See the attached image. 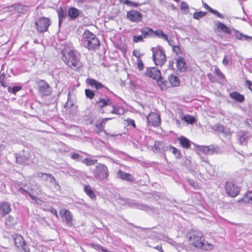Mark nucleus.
Segmentation results:
<instances>
[{
    "mask_svg": "<svg viewBox=\"0 0 252 252\" xmlns=\"http://www.w3.org/2000/svg\"><path fill=\"white\" fill-rule=\"evenodd\" d=\"M22 89V86H15L13 88H11L10 87H8V91L9 92H11L13 94H15L17 92L21 91Z\"/></svg>",
    "mask_w": 252,
    "mask_h": 252,
    "instance_id": "nucleus-44",
    "label": "nucleus"
},
{
    "mask_svg": "<svg viewBox=\"0 0 252 252\" xmlns=\"http://www.w3.org/2000/svg\"><path fill=\"white\" fill-rule=\"evenodd\" d=\"M117 177L118 178L122 180H125L127 182H133L135 180L133 176L131 174L124 172L121 170L118 171Z\"/></svg>",
    "mask_w": 252,
    "mask_h": 252,
    "instance_id": "nucleus-21",
    "label": "nucleus"
},
{
    "mask_svg": "<svg viewBox=\"0 0 252 252\" xmlns=\"http://www.w3.org/2000/svg\"><path fill=\"white\" fill-rule=\"evenodd\" d=\"M187 238L189 244L196 248L204 251H211L214 248L212 244L205 242L203 234L200 230H190L187 234Z\"/></svg>",
    "mask_w": 252,
    "mask_h": 252,
    "instance_id": "nucleus-1",
    "label": "nucleus"
},
{
    "mask_svg": "<svg viewBox=\"0 0 252 252\" xmlns=\"http://www.w3.org/2000/svg\"><path fill=\"white\" fill-rule=\"evenodd\" d=\"M84 191L92 200H95L96 199V196L90 185L84 186Z\"/></svg>",
    "mask_w": 252,
    "mask_h": 252,
    "instance_id": "nucleus-24",
    "label": "nucleus"
},
{
    "mask_svg": "<svg viewBox=\"0 0 252 252\" xmlns=\"http://www.w3.org/2000/svg\"><path fill=\"white\" fill-rule=\"evenodd\" d=\"M207 76L209 78V80L212 83H215V82H217L216 77L215 76H214L213 75H212V74L209 73V74H208Z\"/></svg>",
    "mask_w": 252,
    "mask_h": 252,
    "instance_id": "nucleus-50",
    "label": "nucleus"
},
{
    "mask_svg": "<svg viewBox=\"0 0 252 252\" xmlns=\"http://www.w3.org/2000/svg\"><path fill=\"white\" fill-rule=\"evenodd\" d=\"M59 214L64 221L68 226H72L73 216L70 211L66 209H61L59 211Z\"/></svg>",
    "mask_w": 252,
    "mask_h": 252,
    "instance_id": "nucleus-10",
    "label": "nucleus"
},
{
    "mask_svg": "<svg viewBox=\"0 0 252 252\" xmlns=\"http://www.w3.org/2000/svg\"><path fill=\"white\" fill-rule=\"evenodd\" d=\"M212 13H213V14H215L218 17H220V18H223L222 15L221 14H220L219 12H218L217 11L213 9V12H212Z\"/></svg>",
    "mask_w": 252,
    "mask_h": 252,
    "instance_id": "nucleus-60",
    "label": "nucleus"
},
{
    "mask_svg": "<svg viewBox=\"0 0 252 252\" xmlns=\"http://www.w3.org/2000/svg\"><path fill=\"white\" fill-rule=\"evenodd\" d=\"M50 212L51 213H52L55 216V217L57 218H58L59 216H58V213H57V210L53 208H51L50 209Z\"/></svg>",
    "mask_w": 252,
    "mask_h": 252,
    "instance_id": "nucleus-58",
    "label": "nucleus"
},
{
    "mask_svg": "<svg viewBox=\"0 0 252 252\" xmlns=\"http://www.w3.org/2000/svg\"><path fill=\"white\" fill-rule=\"evenodd\" d=\"M61 54L63 61L70 69L79 71L82 68L83 63L75 50L65 48L62 50Z\"/></svg>",
    "mask_w": 252,
    "mask_h": 252,
    "instance_id": "nucleus-2",
    "label": "nucleus"
},
{
    "mask_svg": "<svg viewBox=\"0 0 252 252\" xmlns=\"http://www.w3.org/2000/svg\"><path fill=\"white\" fill-rule=\"evenodd\" d=\"M206 13V12L203 11L195 12L193 13V18L195 19H199L204 17Z\"/></svg>",
    "mask_w": 252,
    "mask_h": 252,
    "instance_id": "nucleus-45",
    "label": "nucleus"
},
{
    "mask_svg": "<svg viewBox=\"0 0 252 252\" xmlns=\"http://www.w3.org/2000/svg\"><path fill=\"white\" fill-rule=\"evenodd\" d=\"M110 106H112V110L110 112V113L114 114H117L118 112V108L116 107L112 103V105H110Z\"/></svg>",
    "mask_w": 252,
    "mask_h": 252,
    "instance_id": "nucleus-54",
    "label": "nucleus"
},
{
    "mask_svg": "<svg viewBox=\"0 0 252 252\" xmlns=\"http://www.w3.org/2000/svg\"><path fill=\"white\" fill-rule=\"evenodd\" d=\"M64 18L63 12V10L62 9V11L59 13V21L61 22V20Z\"/></svg>",
    "mask_w": 252,
    "mask_h": 252,
    "instance_id": "nucleus-61",
    "label": "nucleus"
},
{
    "mask_svg": "<svg viewBox=\"0 0 252 252\" xmlns=\"http://www.w3.org/2000/svg\"><path fill=\"white\" fill-rule=\"evenodd\" d=\"M35 25L39 32H44L48 31L49 27L51 25V20L49 18L41 17L38 19Z\"/></svg>",
    "mask_w": 252,
    "mask_h": 252,
    "instance_id": "nucleus-8",
    "label": "nucleus"
},
{
    "mask_svg": "<svg viewBox=\"0 0 252 252\" xmlns=\"http://www.w3.org/2000/svg\"><path fill=\"white\" fill-rule=\"evenodd\" d=\"M154 248L158 250L159 252H164L161 245H158L155 247Z\"/></svg>",
    "mask_w": 252,
    "mask_h": 252,
    "instance_id": "nucleus-63",
    "label": "nucleus"
},
{
    "mask_svg": "<svg viewBox=\"0 0 252 252\" xmlns=\"http://www.w3.org/2000/svg\"><path fill=\"white\" fill-rule=\"evenodd\" d=\"M41 175L42 176V175H45L47 178H49V179H50V181L51 182L52 181H55V178H54V176H53L52 175L50 174H48V173H39V176H41Z\"/></svg>",
    "mask_w": 252,
    "mask_h": 252,
    "instance_id": "nucleus-47",
    "label": "nucleus"
},
{
    "mask_svg": "<svg viewBox=\"0 0 252 252\" xmlns=\"http://www.w3.org/2000/svg\"><path fill=\"white\" fill-rule=\"evenodd\" d=\"M94 246H95V249L100 250L103 252H107V250L99 244H95Z\"/></svg>",
    "mask_w": 252,
    "mask_h": 252,
    "instance_id": "nucleus-52",
    "label": "nucleus"
},
{
    "mask_svg": "<svg viewBox=\"0 0 252 252\" xmlns=\"http://www.w3.org/2000/svg\"><path fill=\"white\" fill-rule=\"evenodd\" d=\"M172 51L174 52L177 56L181 57L183 54L182 51L179 46L174 45L172 46Z\"/></svg>",
    "mask_w": 252,
    "mask_h": 252,
    "instance_id": "nucleus-38",
    "label": "nucleus"
},
{
    "mask_svg": "<svg viewBox=\"0 0 252 252\" xmlns=\"http://www.w3.org/2000/svg\"><path fill=\"white\" fill-rule=\"evenodd\" d=\"M153 60L156 66H162L166 61V57L163 49L160 46L153 47Z\"/></svg>",
    "mask_w": 252,
    "mask_h": 252,
    "instance_id": "nucleus-4",
    "label": "nucleus"
},
{
    "mask_svg": "<svg viewBox=\"0 0 252 252\" xmlns=\"http://www.w3.org/2000/svg\"><path fill=\"white\" fill-rule=\"evenodd\" d=\"M111 119V118H105L97 120L94 124V131L96 133H99L103 131L107 122Z\"/></svg>",
    "mask_w": 252,
    "mask_h": 252,
    "instance_id": "nucleus-13",
    "label": "nucleus"
},
{
    "mask_svg": "<svg viewBox=\"0 0 252 252\" xmlns=\"http://www.w3.org/2000/svg\"><path fill=\"white\" fill-rule=\"evenodd\" d=\"M162 142L159 141H155L153 149L155 152H160Z\"/></svg>",
    "mask_w": 252,
    "mask_h": 252,
    "instance_id": "nucleus-42",
    "label": "nucleus"
},
{
    "mask_svg": "<svg viewBox=\"0 0 252 252\" xmlns=\"http://www.w3.org/2000/svg\"><path fill=\"white\" fill-rule=\"evenodd\" d=\"M141 32L144 38L148 37H153V29L148 27H145L141 29Z\"/></svg>",
    "mask_w": 252,
    "mask_h": 252,
    "instance_id": "nucleus-29",
    "label": "nucleus"
},
{
    "mask_svg": "<svg viewBox=\"0 0 252 252\" xmlns=\"http://www.w3.org/2000/svg\"><path fill=\"white\" fill-rule=\"evenodd\" d=\"M181 120L184 121L188 124L192 125L196 122L195 118L194 116L187 114L181 118Z\"/></svg>",
    "mask_w": 252,
    "mask_h": 252,
    "instance_id": "nucleus-32",
    "label": "nucleus"
},
{
    "mask_svg": "<svg viewBox=\"0 0 252 252\" xmlns=\"http://www.w3.org/2000/svg\"><path fill=\"white\" fill-rule=\"evenodd\" d=\"M141 54H142V53H140L137 50H134L132 52V55L135 57L138 56H140Z\"/></svg>",
    "mask_w": 252,
    "mask_h": 252,
    "instance_id": "nucleus-59",
    "label": "nucleus"
},
{
    "mask_svg": "<svg viewBox=\"0 0 252 252\" xmlns=\"http://www.w3.org/2000/svg\"><path fill=\"white\" fill-rule=\"evenodd\" d=\"M147 76L158 80L161 78L160 72L156 67L148 68L145 72Z\"/></svg>",
    "mask_w": 252,
    "mask_h": 252,
    "instance_id": "nucleus-15",
    "label": "nucleus"
},
{
    "mask_svg": "<svg viewBox=\"0 0 252 252\" xmlns=\"http://www.w3.org/2000/svg\"><path fill=\"white\" fill-rule=\"evenodd\" d=\"M30 158V153L23 151L16 156V162L19 164H27Z\"/></svg>",
    "mask_w": 252,
    "mask_h": 252,
    "instance_id": "nucleus-17",
    "label": "nucleus"
},
{
    "mask_svg": "<svg viewBox=\"0 0 252 252\" xmlns=\"http://www.w3.org/2000/svg\"><path fill=\"white\" fill-rule=\"evenodd\" d=\"M189 5L187 3V2L185 1H182L181 3V10H186L189 9Z\"/></svg>",
    "mask_w": 252,
    "mask_h": 252,
    "instance_id": "nucleus-53",
    "label": "nucleus"
},
{
    "mask_svg": "<svg viewBox=\"0 0 252 252\" xmlns=\"http://www.w3.org/2000/svg\"><path fill=\"white\" fill-rule=\"evenodd\" d=\"M80 157L79 154L76 153H72L70 154V158L71 159L75 160L78 159Z\"/></svg>",
    "mask_w": 252,
    "mask_h": 252,
    "instance_id": "nucleus-51",
    "label": "nucleus"
},
{
    "mask_svg": "<svg viewBox=\"0 0 252 252\" xmlns=\"http://www.w3.org/2000/svg\"><path fill=\"white\" fill-rule=\"evenodd\" d=\"M168 80L173 87H177L180 84V79L176 75H170L168 77Z\"/></svg>",
    "mask_w": 252,
    "mask_h": 252,
    "instance_id": "nucleus-31",
    "label": "nucleus"
},
{
    "mask_svg": "<svg viewBox=\"0 0 252 252\" xmlns=\"http://www.w3.org/2000/svg\"><path fill=\"white\" fill-rule=\"evenodd\" d=\"M229 61L227 58L225 56L222 60V63L225 65L226 66L228 63Z\"/></svg>",
    "mask_w": 252,
    "mask_h": 252,
    "instance_id": "nucleus-62",
    "label": "nucleus"
},
{
    "mask_svg": "<svg viewBox=\"0 0 252 252\" xmlns=\"http://www.w3.org/2000/svg\"><path fill=\"white\" fill-rule=\"evenodd\" d=\"M5 75L4 73H2L0 75V83L1 85L4 88H6L8 86V83L5 80Z\"/></svg>",
    "mask_w": 252,
    "mask_h": 252,
    "instance_id": "nucleus-41",
    "label": "nucleus"
},
{
    "mask_svg": "<svg viewBox=\"0 0 252 252\" xmlns=\"http://www.w3.org/2000/svg\"><path fill=\"white\" fill-rule=\"evenodd\" d=\"M97 162L96 159H92L88 158L84 159L82 162L84 163L87 166H90L94 165Z\"/></svg>",
    "mask_w": 252,
    "mask_h": 252,
    "instance_id": "nucleus-36",
    "label": "nucleus"
},
{
    "mask_svg": "<svg viewBox=\"0 0 252 252\" xmlns=\"http://www.w3.org/2000/svg\"><path fill=\"white\" fill-rule=\"evenodd\" d=\"M86 83L92 88H94L96 90L104 88L108 90V88L103 85L101 82L93 78H88L86 80Z\"/></svg>",
    "mask_w": 252,
    "mask_h": 252,
    "instance_id": "nucleus-19",
    "label": "nucleus"
},
{
    "mask_svg": "<svg viewBox=\"0 0 252 252\" xmlns=\"http://www.w3.org/2000/svg\"><path fill=\"white\" fill-rule=\"evenodd\" d=\"M85 118H87V119H85L86 121H89V122L87 123V124H92L93 123V117L92 116H89V115H85Z\"/></svg>",
    "mask_w": 252,
    "mask_h": 252,
    "instance_id": "nucleus-55",
    "label": "nucleus"
},
{
    "mask_svg": "<svg viewBox=\"0 0 252 252\" xmlns=\"http://www.w3.org/2000/svg\"><path fill=\"white\" fill-rule=\"evenodd\" d=\"M12 211L11 204L8 202L0 203V216L4 217Z\"/></svg>",
    "mask_w": 252,
    "mask_h": 252,
    "instance_id": "nucleus-16",
    "label": "nucleus"
},
{
    "mask_svg": "<svg viewBox=\"0 0 252 252\" xmlns=\"http://www.w3.org/2000/svg\"><path fill=\"white\" fill-rule=\"evenodd\" d=\"M28 194L32 200L37 202L38 198L36 196L41 194V190L36 185L31 186Z\"/></svg>",
    "mask_w": 252,
    "mask_h": 252,
    "instance_id": "nucleus-14",
    "label": "nucleus"
},
{
    "mask_svg": "<svg viewBox=\"0 0 252 252\" xmlns=\"http://www.w3.org/2000/svg\"><path fill=\"white\" fill-rule=\"evenodd\" d=\"M216 26L218 28V29L220 30V31L222 32H223L226 34H231V29L224 24L221 23L220 22H218L216 24Z\"/></svg>",
    "mask_w": 252,
    "mask_h": 252,
    "instance_id": "nucleus-27",
    "label": "nucleus"
},
{
    "mask_svg": "<svg viewBox=\"0 0 252 252\" xmlns=\"http://www.w3.org/2000/svg\"><path fill=\"white\" fill-rule=\"evenodd\" d=\"M6 225L11 226L15 224L14 217L9 215L5 218V221Z\"/></svg>",
    "mask_w": 252,
    "mask_h": 252,
    "instance_id": "nucleus-40",
    "label": "nucleus"
},
{
    "mask_svg": "<svg viewBox=\"0 0 252 252\" xmlns=\"http://www.w3.org/2000/svg\"><path fill=\"white\" fill-rule=\"evenodd\" d=\"M176 66L180 72H186L187 68L186 63L182 57H178L176 61Z\"/></svg>",
    "mask_w": 252,
    "mask_h": 252,
    "instance_id": "nucleus-20",
    "label": "nucleus"
},
{
    "mask_svg": "<svg viewBox=\"0 0 252 252\" xmlns=\"http://www.w3.org/2000/svg\"><path fill=\"white\" fill-rule=\"evenodd\" d=\"M120 1L121 2L127 5L131 4V2L129 0H120Z\"/></svg>",
    "mask_w": 252,
    "mask_h": 252,
    "instance_id": "nucleus-64",
    "label": "nucleus"
},
{
    "mask_svg": "<svg viewBox=\"0 0 252 252\" xmlns=\"http://www.w3.org/2000/svg\"><path fill=\"white\" fill-rule=\"evenodd\" d=\"M96 105H97L98 109L102 110L103 108L107 106L112 105V101L111 99L106 96L104 98H99V99L95 102Z\"/></svg>",
    "mask_w": 252,
    "mask_h": 252,
    "instance_id": "nucleus-18",
    "label": "nucleus"
},
{
    "mask_svg": "<svg viewBox=\"0 0 252 252\" xmlns=\"http://www.w3.org/2000/svg\"><path fill=\"white\" fill-rule=\"evenodd\" d=\"M214 73L220 80H225L226 78L224 75L221 72L218 67L215 68Z\"/></svg>",
    "mask_w": 252,
    "mask_h": 252,
    "instance_id": "nucleus-39",
    "label": "nucleus"
},
{
    "mask_svg": "<svg viewBox=\"0 0 252 252\" xmlns=\"http://www.w3.org/2000/svg\"><path fill=\"white\" fill-rule=\"evenodd\" d=\"M198 150L205 155L213 154V150L210 148L209 146H200Z\"/></svg>",
    "mask_w": 252,
    "mask_h": 252,
    "instance_id": "nucleus-33",
    "label": "nucleus"
},
{
    "mask_svg": "<svg viewBox=\"0 0 252 252\" xmlns=\"http://www.w3.org/2000/svg\"><path fill=\"white\" fill-rule=\"evenodd\" d=\"M169 149L170 150H172V153L178 158H181V152L178 149H177L176 148H175V147H173L171 145H170L169 147Z\"/></svg>",
    "mask_w": 252,
    "mask_h": 252,
    "instance_id": "nucleus-35",
    "label": "nucleus"
},
{
    "mask_svg": "<svg viewBox=\"0 0 252 252\" xmlns=\"http://www.w3.org/2000/svg\"><path fill=\"white\" fill-rule=\"evenodd\" d=\"M233 31L236 39L240 40H247L249 41L252 40V36L244 34L239 31L235 29H233Z\"/></svg>",
    "mask_w": 252,
    "mask_h": 252,
    "instance_id": "nucleus-23",
    "label": "nucleus"
},
{
    "mask_svg": "<svg viewBox=\"0 0 252 252\" xmlns=\"http://www.w3.org/2000/svg\"><path fill=\"white\" fill-rule=\"evenodd\" d=\"M189 184L192 188H193L195 189H199V186L198 185L197 183L194 182L193 180H189Z\"/></svg>",
    "mask_w": 252,
    "mask_h": 252,
    "instance_id": "nucleus-49",
    "label": "nucleus"
},
{
    "mask_svg": "<svg viewBox=\"0 0 252 252\" xmlns=\"http://www.w3.org/2000/svg\"><path fill=\"white\" fill-rule=\"evenodd\" d=\"M153 37H157L158 38H162L166 41H168V35L166 34H164L162 30H160L154 31L153 30Z\"/></svg>",
    "mask_w": 252,
    "mask_h": 252,
    "instance_id": "nucleus-30",
    "label": "nucleus"
},
{
    "mask_svg": "<svg viewBox=\"0 0 252 252\" xmlns=\"http://www.w3.org/2000/svg\"><path fill=\"white\" fill-rule=\"evenodd\" d=\"M36 83L37 85L38 93L41 96H48L52 94V88L45 80H39L36 81Z\"/></svg>",
    "mask_w": 252,
    "mask_h": 252,
    "instance_id": "nucleus-7",
    "label": "nucleus"
},
{
    "mask_svg": "<svg viewBox=\"0 0 252 252\" xmlns=\"http://www.w3.org/2000/svg\"><path fill=\"white\" fill-rule=\"evenodd\" d=\"M181 146L186 149L190 148L191 142L187 138L184 136H181L177 138Z\"/></svg>",
    "mask_w": 252,
    "mask_h": 252,
    "instance_id": "nucleus-22",
    "label": "nucleus"
},
{
    "mask_svg": "<svg viewBox=\"0 0 252 252\" xmlns=\"http://www.w3.org/2000/svg\"><path fill=\"white\" fill-rule=\"evenodd\" d=\"M125 121L127 123L128 125L131 126L133 128L136 127V124L134 120L127 118V119L125 120Z\"/></svg>",
    "mask_w": 252,
    "mask_h": 252,
    "instance_id": "nucleus-46",
    "label": "nucleus"
},
{
    "mask_svg": "<svg viewBox=\"0 0 252 252\" xmlns=\"http://www.w3.org/2000/svg\"><path fill=\"white\" fill-rule=\"evenodd\" d=\"M245 83L248 88L251 91L252 93V82L248 80H247L245 81Z\"/></svg>",
    "mask_w": 252,
    "mask_h": 252,
    "instance_id": "nucleus-56",
    "label": "nucleus"
},
{
    "mask_svg": "<svg viewBox=\"0 0 252 252\" xmlns=\"http://www.w3.org/2000/svg\"><path fill=\"white\" fill-rule=\"evenodd\" d=\"M80 15V11L74 7H71L68 10V15L71 20H75Z\"/></svg>",
    "mask_w": 252,
    "mask_h": 252,
    "instance_id": "nucleus-26",
    "label": "nucleus"
},
{
    "mask_svg": "<svg viewBox=\"0 0 252 252\" xmlns=\"http://www.w3.org/2000/svg\"><path fill=\"white\" fill-rule=\"evenodd\" d=\"M84 46L90 51H94L99 49L100 42L96 35L89 30L84 32L83 37Z\"/></svg>",
    "mask_w": 252,
    "mask_h": 252,
    "instance_id": "nucleus-3",
    "label": "nucleus"
},
{
    "mask_svg": "<svg viewBox=\"0 0 252 252\" xmlns=\"http://www.w3.org/2000/svg\"><path fill=\"white\" fill-rule=\"evenodd\" d=\"M148 124L154 127H157L161 124L160 115L155 112H151L147 117Z\"/></svg>",
    "mask_w": 252,
    "mask_h": 252,
    "instance_id": "nucleus-9",
    "label": "nucleus"
},
{
    "mask_svg": "<svg viewBox=\"0 0 252 252\" xmlns=\"http://www.w3.org/2000/svg\"><path fill=\"white\" fill-rule=\"evenodd\" d=\"M157 82L161 90L166 91L168 89L167 82L166 81H163L158 79Z\"/></svg>",
    "mask_w": 252,
    "mask_h": 252,
    "instance_id": "nucleus-34",
    "label": "nucleus"
},
{
    "mask_svg": "<svg viewBox=\"0 0 252 252\" xmlns=\"http://www.w3.org/2000/svg\"><path fill=\"white\" fill-rule=\"evenodd\" d=\"M15 246L22 251V252H30V249L26 244L23 237L21 235H18L14 238Z\"/></svg>",
    "mask_w": 252,
    "mask_h": 252,
    "instance_id": "nucleus-11",
    "label": "nucleus"
},
{
    "mask_svg": "<svg viewBox=\"0 0 252 252\" xmlns=\"http://www.w3.org/2000/svg\"><path fill=\"white\" fill-rule=\"evenodd\" d=\"M94 176L96 179L102 181L107 180L109 176L107 166L102 163H98L93 171Z\"/></svg>",
    "mask_w": 252,
    "mask_h": 252,
    "instance_id": "nucleus-6",
    "label": "nucleus"
},
{
    "mask_svg": "<svg viewBox=\"0 0 252 252\" xmlns=\"http://www.w3.org/2000/svg\"><path fill=\"white\" fill-rule=\"evenodd\" d=\"M132 41L134 43L143 42L144 41L142 35H135L132 37Z\"/></svg>",
    "mask_w": 252,
    "mask_h": 252,
    "instance_id": "nucleus-43",
    "label": "nucleus"
},
{
    "mask_svg": "<svg viewBox=\"0 0 252 252\" xmlns=\"http://www.w3.org/2000/svg\"><path fill=\"white\" fill-rule=\"evenodd\" d=\"M229 95L232 99L239 102H242L245 100L244 95L240 94L238 92H233L230 93Z\"/></svg>",
    "mask_w": 252,
    "mask_h": 252,
    "instance_id": "nucleus-28",
    "label": "nucleus"
},
{
    "mask_svg": "<svg viewBox=\"0 0 252 252\" xmlns=\"http://www.w3.org/2000/svg\"><path fill=\"white\" fill-rule=\"evenodd\" d=\"M203 4L204 7L206 9L208 10L211 13H212V12H213V9L212 8H211L207 3H206L203 1Z\"/></svg>",
    "mask_w": 252,
    "mask_h": 252,
    "instance_id": "nucleus-57",
    "label": "nucleus"
},
{
    "mask_svg": "<svg viewBox=\"0 0 252 252\" xmlns=\"http://www.w3.org/2000/svg\"><path fill=\"white\" fill-rule=\"evenodd\" d=\"M137 68L140 70L141 71L144 69V65L142 60H139V61H137Z\"/></svg>",
    "mask_w": 252,
    "mask_h": 252,
    "instance_id": "nucleus-48",
    "label": "nucleus"
},
{
    "mask_svg": "<svg viewBox=\"0 0 252 252\" xmlns=\"http://www.w3.org/2000/svg\"><path fill=\"white\" fill-rule=\"evenodd\" d=\"M238 203L245 204H252V193L250 192H247L244 196L237 200Z\"/></svg>",
    "mask_w": 252,
    "mask_h": 252,
    "instance_id": "nucleus-25",
    "label": "nucleus"
},
{
    "mask_svg": "<svg viewBox=\"0 0 252 252\" xmlns=\"http://www.w3.org/2000/svg\"><path fill=\"white\" fill-rule=\"evenodd\" d=\"M126 17L132 22L138 23L142 20L143 15L137 10H131L126 12Z\"/></svg>",
    "mask_w": 252,
    "mask_h": 252,
    "instance_id": "nucleus-12",
    "label": "nucleus"
},
{
    "mask_svg": "<svg viewBox=\"0 0 252 252\" xmlns=\"http://www.w3.org/2000/svg\"><path fill=\"white\" fill-rule=\"evenodd\" d=\"M85 94L87 98L92 99L94 98L95 93L90 89H86L85 90Z\"/></svg>",
    "mask_w": 252,
    "mask_h": 252,
    "instance_id": "nucleus-37",
    "label": "nucleus"
},
{
    "mask_svg": "<svg viewBox=\"0 0 252 252\" xmlns=\"http://www.w3.org/2000/svg\"><path fill=\"white\" fill-rule=\"evenodd\" d=\"M224 189L227 196L234 198L240 194L241 188L235 181L230 180L225 182Z\"/></svg>",
    "mask_w": 252,
    "mask_h": 252,
    "instance_id": "nucleus-5",
    "label": "nucleus"
}]
</instances>
